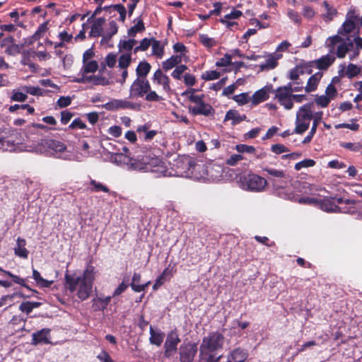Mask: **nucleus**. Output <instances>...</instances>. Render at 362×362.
<instances>
[{
  "label": "nucleus",
  "instance_id": "39",
  "mask_svg": "<svg viewBox=\"0 0 362 362\" xmlns=\"http://www.w3.org/2000/svg\"><path fill=\"white\" fill-rule=\"evenodd\" d=\"M132 62V54H121L118 59V66L121 69H127Z\"/></svg>",
  "mask_w": 362,
  "mask_h": 362
},
{
  "label": "nucleus",
  "instance_id": "10",
  "mask_svg": "<svg viewBox=\"0 0 362 362\" xmlns=\"http://www.w3.org/2000/svg\"><path fill=\"white\" fill-rule=\"evenodd\" d=\"M146 172L155 174V177H173V175H177L168 169L166 165L158 158H148L147 163Z\"/></svg>",
  "mask_w": 362,
  "mask_h": 362
},
{
  "label": "nucleus",
  "instance_id": "52",
  "mask_svg": "<svg viewBox=\"0 0 362 362\" xmlns=\"http://www.w3.org/2000/svg\"><path fill=\"white\" fill-rule=\"evenodd\" d=\"M199 38L202 45L208 48L213 47L214 46L216 45L215 40L214 38L208 37L206 35H201Z\"/></svg>",
  "mask_w": 362,
  "mask_h": 362
},
{
  "label": "nucleus",
  "instance_id": "34",
  "mask_svg": "<svg viewBox=\"0 0 362 362\" xmlns=\"http://www.w3.org/2000/svg\"><path fill=\"white\" fill-rule=\"evenodd\" d=\"M100 78L95 75L92 76H86L83 74V76H81L79 77L74 78L73 79L74 82L78 83H90L93 85H99L100 84Z\"/></svg>",
  "mask_w": 362,
  "mask_h": 362
},
{
  "label": "nucleus",
  "instance_id": "31",
  "mask_svg": "<svg viewBox=\"0 0 362 362\" xmlns=\"http://www.w3.org/2000/svg\"><path fill=\"white\" fill-rule=\"evenodd\" d=\"M98 68V62L95 60L90 62H83V66L78 74V76L86 75L88 73H95Z\"/></svg>",
  "mask_w": 362,
  "mask_h": 362
},
{
  "label": "nucleus",
  "instance_id": "27",
  "mask_svg": "<svg viewBox=\"0 0 362 362\" xmlns=\"http://www.w3.org/2000/svg\"><path fill=\"white\" fill-rule=\"evenodd\" d=\"M322 77V73L318 71L312 75L308 80L307 84L305 86V92L310 93L317 89V85Z\"/></svg>",
  "mask_w": 362,
  "mask_h": 362
},
{
  "label": "nucleus",
  "instance_id": "23",
  "mask_svg": "<svg viewBox=\"0 0 362 362\" xmlns=\"http://www.w3.org/2000/svg\"><path fill=\"white\" fill-rule=\"evenodd\" d=\"M246 118L245 115H240L237 110H230L225 115L224 122L231 120L232 126H235L245 120Z\"/></svg>",
  "mask_w": 362,
  "mask_h": 362
},
{
  "label": "nucleus",
  "instance_id": "51",
  "mask_svg": "<svg viewBox=\"0 0 362 362\" xmlns=\"http://www.w3.org/2000/svg\"><path fill=\"white\" fill-rule=\"evenodd\" d=\"M263 170L267 172L269 175L274 177L281 178L285 176V173L281 170H277L269 167H264L263 168Z\"/></svg>",
  "mask_w": 362,
  "mask_h": 362
},
{
  "label": "nucleus",
  "instance_id": "54",
  "mask_svg": "<svg viewBox=\"0 0 362 362\" xmlns=\"http://www.w3.org/2000/svg\"><path fill=\"white\" fill-rule=\"evenodd\" d=\"M16 296H23L21 293H13L11 295H5L0 298V308L6 305L8 302L10 303L9 306L11 305V302Z\"/></svg>",
  "mask_w": 362,
  "mask_h": 362
},
{
  "label": "nucleus",
  "instance_id": "5",
  "mask_svg": "<svg viewBox=\"0 0 362 362\" xmlns=\"http://www.w3.org/2000/svg\"><path fill=\"white\" fill-rule=\"evenodd\" d=\"M195 90L192 88L186 90L182 95H188L190 102L194 103V105L188 107L189 112L192 115H204L205 117L214 116L215 113L214 109L209 103H206L204 100L203 95H195Z\"/></svg>",
  "mask_w": 362,
  "mask_h": 362
},
{
  "label": "nucleus",
  "instance_id": "16",
  "mask_svg": "<svg viewBox=\"0 0 362 362\" xmlns=\"http://www.w3.org/2000/svg\"><path fill=\"white\" fill-rule=\"evenodd\" d=\"M105 107L108 110H116L118 109H123V110H136L139 108V105L133 103L131 101H129L126 99L122 100V99H114L111 101L107 103L105 105Z\"/></svg>",
  "mask_w": 362,
  "mask_h": 362
},
{
  "label": "nucleus",
  "instance_id": "3",
  "mask_svg": "<svg viewBox=\"0 0 362 362\" xmlns=\"http://www.w3.org/2000/svg\"><path fill=\"white\" fill-rule=\"evenodd\" d=\"M224 339V336L218 332L204 337L199 346V362H218L222 356L219 351L223 349Z\"/></svg>",
  "mask_w": 362,
  "mask_h": 362
},
{
  "label": "nucleus",
  "instance_id": "43",
  "mask_svg": "<svg viewBox=\"0 0 362 362\" xmlns=\"http://www.w3.org/2000/svg\"><path fill=\"white\" fill-rule=\"evenodd\" d=\"M136 40L134 39L120 40L119 43V48L120 50H125L130 52L133 47L136 45Z\"/></svg>",
  "mask_w": 362,
  "mask_h": 362
},
{
  "label": "nucleus",
  "instance_id": "25",
  "mask_svg": "<svg viewBox=\"0 0 362 362\" xmlns=\"http://www.w3.org/2000/svg\"><path fill=\"white\" fill-rule=\"evenodd\" d=\"M281 57V54H270L265 62L259 65L262 71L273 69L276 67L277 61Z\"/></svg>",
  "mask_w": 362,
  "mask_h": 362
},
{
  "label": "nucleus",
  "instance_id": "26",
  "mask_svg": "<svg viewBox=\"0 0 362 362\" xmlns=\"http://www.w3.org/2000/svg\"><path fill=\"white\" fill-rule=\"evenodd\" d=\"M26 241L25 239L18 238L16 245L14 247V253L16 256L26 259L28 256V250L25 248Z\"/></svg>",
  "mask_w": 362,
  "mask_h": 362
},
{
  "label": "nucleus",
  "instance_id": "63",
  "mask_svg": "<svg viewBox=\"0 0 362 362\" xmlns=\"http://www.w3.org/2000/svg\"><path fill=\"white\" fill-rule=\"evenodd\" d=\"M113 9L119 13V19L124 21L126 18L127 10L125 7L122 4H115L113 6Z\"/></svg>",
  "mask_w": 362,
  "mask_h": 362
},
{
  "label": "nucleus",
  "instance_id": "44",
  "mask_svg": "<svg viewBox=\"0 0 362 362\" xmlns=\"http://www.w3.org/2000/svg\"><path fill=\"white\" fill-rule=\"evenodd\" d=\"M300 69L302 71V74H310L313 71V68H315L314 61H310L307 62H303L298 64Z\"/></svg>",
  "mask_w": 362,
  "mask_h": 362
},
{
  "label": "nucleus",
  "instance_id": "33",
  "mask_svg": "<svg viewBox=\"0 0 362 362\" xmlns=\"http://www.w3.org/2000/svg\"><path fill=\"white\" fill-rule=\"evenodd\" d=\"M33 279L35 281L37 286L40 288H49L54 282L42 278L40 273L35 269H33Z\"/></svg>",
  "mask_w": 362,
  "mask_h": 362
},
{
  "label": "nucleus",
  "instance_id": "57",
  "mask_svg": "<svg viewBox=\"0 0 362 362\" xmlns=\"http://www.w3.org/2000/svg\"><path fill=\"white\" fill-rule=\"evenodd\" d=\"M302 74V71L300 69L298 65H296L293 69H292L288 73V78L292 81H299V76Z\"/></svg>",
  "mask_w": 362,
  "mask_h": 362
},
{
  "label": "nucleus",
  "instance_id": "11",
  "mask_svg": "<svg viewBox=\"0 0 362 362\" xmlns=\"http://www.w3.org/2000/svg\"><path fill=\"white\" fill-rule=\"evenodd\" d=\"M150 90V83L146 78H136L129 88V98H141Z\"/></svg>",
  "mask_w": 362,
  "mask_h": 362
},
{
  "label": "nucleus",
  "instance_id": "37",
  "mask_svg": "<svg viewBox=\"0 0 362 362\" xmlns=\"http://www.w3.org/2000/svg\"><path fill=\"white\" fill-rule=\"evenodd\" d=\"M41 305V303L39 302H30V301H26L22 303L19 306V310L26 313L27 315L30 314L34 308H37L40 307Z\"/></svg>",
  "mask_w": 362,
  "mask_h": 362
},
{
  "label": "nucleus",
  "instance_id": "4",
  "mask_svg": "<svg viewBox=\"0 0 362 362\" xmlns=\"http://www.w3.org/2000/svg\"><path fill=\"white\" fill-rule=\"evenodd\" d=\"M325 43L327 47L330 48V52L335 53L339 59L344 58L346 54H349V59L354 60L360 54V50L354 47V45L349 37L344 38L335 35L329 37Z\"/></svg>",
  "mask_w": 362,
  "mask_h": 362
},
{
  "label": "nucleus",
  "instance_id": "15",
  "mask_svg": "<svg viewBox=\"0 0 362 362\" xmlns=\"http://www.w3.org/2000/svg\"><path fill=\"white\" fill-rule=\"evenodd\" d=\"M176 169H171L174 177H186L189 175V171L194 165V162L189 157H181L176 161Z\"/></svg>",
  "mask_w": 362,
  "mask_h": 362
},
{
  "label": "nucleus",
  "instance_id": "53",
  "mask_svg": "<svg viewBox=\"0 0 362 362\" xmlns=\"http://www.w3.org/2000/svg\"><path fill=\"white\" fill-rule=\"evenodd\" d=\"M235 149L240 153H254L255 151V148L252 146H248L245 144L236 145Z\"/></svg>",
  "mask_w": 362,
  "mask_h": 362
},
{
  "label": "nucleus",
  "instance_id": "56",
  "mask_svg": "<svg viewBox=\"0 0 362 362\" xmlns=\"http://www.w3.org/2000/svg\"><path fill=\"white\" fill-rule=\"evenodd\" d=\"M231 56L229 54H225L224 56L216 62L218 67H225L230 64Z\"/></svg>",
  "mask_w": 362,
  "mask_h": 362
},
{
  "label": "nucleus",
  "instance_id": "7",
  "mask_svg": "<svg viewBox=\"0 0 362 362\" xmlns=\"http://www.w3.org/2000/svg\"><path fill=\"white\" fill-rule=\"evenodd\" d=\"M313 105V103L305 104L301 106L297 112L295 133L301 134L309 128L310 122L315 117L312 111Z\"/></svg>",
  "mask_w": 362,
  "mask_h": 362
},
{
  "label": "nucleus",
  "instance_id": "1",
  "mask_svg": "<svg viewBox=\"0 0 362 362\" xmlns=\"http://www.w3.org/2000/svg\"><path fill=\"white\" fill-rule=\"evenodd\" d=\"M95 273L92 265L87 266L81 275L66 272L64 275L65 287L69 292L75 293L80 300H86L92 293Z\"/></svg>",
  "mask_w": 362,
  "mask_h": 362
},
{
  "label": "nucleus",
  "instance_id": "60",
  "mask_svg": "<svg viewBox=\"0 0 362 362\" xmlns=\"http://www.w3.org/2000/svg\"><path fill=\"white\" fill-rule=\"evenodd\" d=\"M287 16L293 23L296 24H300L301 17L298 12L293 9H288L287 11Z\"/></svg>",
  "mask_w": 362,
  "mask_h": 362
},
{
  "label": "nucleus",
  "instance_id": "41",
  "mask_svg": "<svg viewBox=\"0 0 362 362\" xmlns=\"http://www.w3.org/2000/svg\"><path fill=\"white\" fill-rule=\"evenodd\" d=\"M339 146L350 151L358 152L362 148V144L360 142L351 143V142H341Z\"/></svg>",
  "mask_w": 362,
  "mask_h": 362
},
{
  "label": "nucleus",
  "instance_id": "19",
  "mask_svg": "<svg viewBox=\"0 0 362 362\" xmlns=\"http://www.w3.org/2000/svg\"><path fill=\"white\" fill-rule=\"evenodd\" d=\"M50 329L44 328L32 334V342L33 345H37L40 344H49L50 341Z\"/></svg>",
  "mask_w": 362,
  "mask_h": 362
},
{
  "label": "nucleus",
  "instance_id": "42",
  "mask_svg": "<svg viewBox=\"0 0 362 362\" xmlns=\"http://www.w3.org/2000/svg\"><path fill=\"white\" fill-rule=\"evenodd\" d=\"M129 276L127 275H125L123 277L122 282L115 290V291L113 293V296L120 295L129 287V286H130L129 284Z\"/></svg>",
  "mask_w": 362,
  "mask_h": 362
},
{
  "label": "nucleus",
  "instance_id": "59",
  "mask_svg": "<svg viewBox=\"0 0 362 362\" xmlns=\"http://www.w3.org/2000/svg\"><path fill=\"white\" fill-rule=\"evenodd\" d=\"M47 30V23H44L41 24L35 33L33 35L32 38L34 40H39L42 37V34L45 33Z\"/></svg>",
  "mask_w": 362,
  "mask_h": 362
},
{
  "label": "nucleus",
  "instance_id": "9",
  "mask_svg": "<svg viewBox=\"0 0 362 362\" xmlns=\"http://www.w3.org/2000/svg\"><path fill=\"white\" fill-rule=\"evenodd\" d=\"M361 26L362 21L360 20V18L356 16L354 12H349L341 28L338 30L337 35L341 37L351 33H353L354 35H358Z\"/></svg>",
  "mask_w": 362,
  "mask_h": 362
},
{
  "label": "nucleus",
  "instance_id": "64",
  "mask_svg": "<svg viewBox=\"0 0 362 362\" xmlns=\"http://www.w3.org/2000/svg\"><path fill=\"white\" fill-rule=\"evenodd\" d=\"M71 103V98L69 96H61L57 102V105L62 108L69 106Z\"/></svg>",
  "mask_w": 362,
  "mask_h": 362
},
{
  "label": "nucleus",
  "instance_id": "46",
  "mask_svg": "<svg viewBox=\"0 0 362 362\" xmlns=\"http://www.w3.org/2000/svg\"><path fill=\"white\" fill-rule=\"evenodd\" d=\"M323 6L326 10V13L324 14V18L327 21H331L334 16L337 14V10L332 7L327 1L323 2Z\"/></svg>",
  "mask_w": 362,
  "mask_h": 362
},
{
  "label": "nucleus",
  "instance_id": "38",
  "mask_svg": "<svg viewBox=\"0 0 362 362\" xmlns=\"http://www.w3.org/2000/svg\"><path fill=\"white\" fill-rule=\"evenodd\" d=\"M152 54L156 56L158 58L161 59L163 56L164 49L160 42L152 39Z\"/></svg>",
  "mask_w": 362,
  "mask_h": 362
},
{
  "label": "nucleus",
  "instance_id": "20",
  "mask_svg": "<svg viewBox=\"0 0 362 362\" xmlns=\"http://www.w3.org/2000/svg\"><path fill=\"white\" fill-rule=\"evenodd\" d=\"M248 357L247 350L235 348L229 352L226 362H244Z\"/></svg>",
  "mask_w": 362,
  "mask_h": 362
},
{
  "label": "nucleus",
  "instance_id": "2",
  "mask_svg": "<svg viewBox=\"0 0 362 362\" xmlns=\"http://www.w3.org/2000/svg\"><path fill=\"white\" fill-rule=\"evenodd\" d=\"M15 146L13 149L10 151H28L36 153H42L49 149L54 156L62 159H70L69 155L66 151V146L64 143L54 140L46 139L44 141H30L28 139L24 143L12 142Z\"/></svg>",
  "mask_w": 362,
  "mask_h": 362
},
{
  "label": "nucleus",
  "instance_id": "58",
  "mask_svg": "<svg viewBox=\"0 0 362 362\" xmlns=\"http://www.w3.org/2000/svg\"><path fill=\"white\" fill-rule=\"evenodd\" d=\"M220 76V74L216 71H205L202 77L205 81H211L218 79Z\"/></svg>",
  "mask_w": 362,
  "mask_h": 362
},
{
  "label": "nucleus",
  "instance_id": "61",
  "mask_svg": "<svg viewBox=\"0 0 362 362\" xmlns=\"http://www.w3.org/2000/svg\"><path fill=\"white\" fill-rule=\"evenodd\" d=\"M69 127L72 129H84L86 128V125L80 118H76L72 121Z\"/></svg>",
  "mask_w": 362,
  "mask_h": 362
},
{
  "label": "nucleus",
  "instance_id": "29",
  "mask_svg": "<svg viewBox=\"0 0 362 362\" xmlns=\"http://www.w3.org/2000/svg\"><path fill=\"white\" fill-rule=\"evenodd\" d=\"M182 62V54L173 55L165 61L162 62V67L164 71H168L173 68H175Z\"/></svg>",
  "mask_w": 362,
  "mask_h": 362
},
{
  "label": "nucleus",
  "instance_id": "28",
  "mask_svg": "<svg viewBox=\"0 0 362 362\" xmlns=\"http://www.w3.org/2000/svg\"><path fill=\"white\" fill-rule=\"evenodd\" d=\"M322 115V112H317L315 115V117H313V125L311 127V129L307 136L305 137V139L303 140L302 143L303 144H308L311 141L314 134L316 132L317 127L318 125L319 122L320 121Z\"/></svg>",
  "mask_w": 362,
  "mask_h": 362
},
{
  "label": "nucleus",
  "instance_id": "62",
  "mask_svg": "<svg viewBox=\"0 0 362 362\" xmlns=\"http://www.w3.org/2000/svg\"><path fill=\"white\" fill-rule=\"evenodd\" d=\"M28 95L26 93H23L18 91H13L11 99L13 101L24 102L27 100Z\"/></svg>",
  "mask_w": 362,
  "mask_h": 362
},
{
  "label": "nucleus",
  "instance_id": "36",
  "mask_svg": "<svg viewBox=\"0 0 362 362\" xmlns=\"http://www.w3.org/2000/svg\"><path fill=\"white\" fill-rule=\"evenodd\" d=\"M149 332L150 343L159 346L163 341L164 334L160 332H155L152 326L150 327Z\"/></svg>",
  "mask_w": 362,
  "mask_h": 362
},
{
  "label": "nucleus",
  "instance_id": "49",
  "mask_svg": "<svg viewBox=\"0 0 362 362\" xmlns=\"http://www.w3.org/2000/svg\"><path fill=\"white\" fill-rule=\"evenodd\" d=\"M187 69V66L185 64L177 65L172 72L171 76L175 79L180 80L182 78V75Z\"/></svg>",
  "mask_w": 362,
  "mask_h": 362
},
{
  "label": "nucleus",
  "instance_id": "6",
  "mask_svg": "<svg viewBox=\"0 0 362 362\" xmlns=\"http://www.w3.org/2000/svg\"><path fill=\"white\" fill-rule=\"evenodd\" d=\"M267 185V182L264 177L254 173L241 175L239 179L240 187L249 192H262Z\"/></svg>",
  "mask_w": 362,
  "mask_h": 362
},
{
  "label": "nucleus",
  "instance_id": "8",
  "mask_svg": "<svg viewBox=\"0 0 362 362\" xmlns=\"http://www.w3.org/2000/svg\"><path fill=\"white\" fill-rule=\"evenodd\" d=\"M148 157L143 158L141 160L130 158L123 153H116L114 162L117 165H123L128 170L146 172Z\"/></svg>",
  "mask_w": 362,
  "mask_h": 362
},
{
  "label": "nucleus",
  "instance_id": "30",
  "mask_svg": "<svg viewBox=\"0 0 362 362\" xmlns=\"http://www.w3.org/2000/svg\"><path fill=\"white\" fill-rule=\"evenodd\" d=\"M151 66L148 62L146 61L139 62L136 69L137 78H146L151 71Z\"/></svg>",
  "mask_w": 362,
  "mask_h": 362
},
{
  "label": "nucleus",
  "instance_id": "48",
  "mask_svg": "<svg viewBox=\"0 0 362 362\" xmlns=\"http://www.w3.org/2000/svg\"><path fill=\"white\" fill-rule=\"evenodd\" d=\"M233 99L240 105H245L251 100V98H250L247 93L235 95L233 97Z\"/></svg>",
  "mask_w": 362,
  "mask_h": 362
},
{
  "label": "nucleus",
  "instance_id": "18",
  "mask_svg": "<svg viewBox=\"0 0 362 362\" xmlns=\"http://www.w3.org/2000/svg\"><path fill=\"white\" fill-rule=\"evenodd\" d=\"M274 92L272 85H267L261 89L255 91L251 97L252 105H257L260 103L267 100L269 98V94Z\"/></svg>",
  "mask_w": 362,
  "mask_h": 362
},
{
  "label": "nucleus",
  "instance_id": "32",
  "mask_svg": "<svg viewBox=\"0 0 362 362\" xmlns=\"http://www.w3.org/2000/svg\"><path fill=\"white\" fill-rule=\"evenodd\" d=\"M0 271L4 273L5 275L9 276L10 278H11L12 281L15 283V284H17L18 285H21L25 288H26L28 290H30L32 291L33 293H37V291H35V290H32L25 283V279L17 276V275H15L13 274H12L11 272L9 271H7V270H4L2 268H0Z\"/></svg>",
  "mask_w": 362,
  "mask_h": 362
},
{
  "label": "nucleus",
  "instance_id": "50",
  "mask_svg": "<svg viewBox=\"0 0 362 362\" xmlns=\"http://www.w3.org/2000/svg\"><path fill=\"white\" fill-rule=\"evenodd\" d=\"M315 164V162L313 159H305L302 161H300L297 163L295 165V170H300L302 168L313 167Z\"/></svg>",
  "mask_w": 362,
  "mask_h": 362
},
{
  "label": "nucleus",
  "instance_id": "22",
  "mask_svg": "<svg viewBox=\"0 0 362 362\" xmlns=\"http://www.w3.org/2000/svg\"><path fill=\"white\" fill-rule=\"evenodd\" d=\"M153 80L156 81L159 85H161L165 91L168 92L170 90V79L168 76L162 73L160 69H158L155 71Z\"/></svg>",
  "mask_w": 362,
  "mask_h": 362
},
{
  "label": "nucleus",
  "instance_id": "14",
  "mask_svg": "<svg viewBox=\"0 0 362 362\" xmlns=\"http://www.w3.org/2000/svg\"><path fill=\"white\" fill-rule=\"evenodd\" d=\"M197 353V345L195 343H184L180 346L178 349L179 361L180 362H192Z\"/></svg>",
  "mask_w": 362,
  "mask_h": 362
},
{
  "label": "nucleus",
  "instance_id": "21",
  "mask_svg": "<svg viewBox=\"0 0 362 362\" xmlns=\"http://www.w3.org/2000/svg\"><path fill=\"white\" fill-rule=\"evenodd\" d=\"M333 54L329 52V54L321 57L320 59L313 60L315 68L320 70L327 69L335 60V57Z\"/></svg>",
  "mask_w": 362,
  "mask_h": 362
},
{
  "label": "nucleus",
  "instance_id": "55",
  "mask_svg": "<svg viewBox=\"0 0 362 362\" xmlns=\"http://www.w3.org/2000/svg\"><path fill=\"white\" fill-rule=\"evenodd\" d=\"M330 100L331 99L329 97L327 96L326 95H322L320 96L317 95L315 98L316 104L322 107H327L329 105Z\"/></svg>",
  "mask_w": 362,
  "mask_h": 362
},
{
  "label": "nucleus",
  "instance_id": "47",
  "mask_svg": "<svg viewBox=\"0 0 362 362\" xmlns=\"http://www.w3.org/2000/svg\"><path fill=\"white\" fill-rule=\"evenodd\" d=\"M145 29L142 20H139L136 25L131 27L128 30V35L130 37H134L139 32H141Z\"/></svg>",
  "mask_w": 362,
  "mask_h": 362
},
{
  "label": "nucleus",
  "instance_id": "17",
  "mask_svg": "<svg viewBox=\"0 0 362 362\" xmlns=\"http://www.w3.org/2000/svg\"><path fill=\"white\" fill-rule=\"evenodd\" d=\"M320 207L322 211L329 213H347L353 214L355 212L354 207L349 209L338 206L332 199H324L320 203Z\"/></svg>",
  "mask_w": 362,
  "mask_h": 362
},
{
  "label": "nucleus",
  "instance_id": "24",
  "mask_svg": "<svg viewBox=\"0 0 362 362\" xmlns=\"http://www.w3.org/2000/svg\"><path fill=\"white\" fill-rule=\"evenodd\" d=\"M141 276L139 273H134L132 279V282L129 284V285L134 292L140 293L141 291H144L151 283L150 281H148L143 284H139V283L141 281Z\"/></svg>",
  "mask_w": 362,
  "mask_h": 362
},
{
  "label": "nucleus",
  "instance_id": "45",
  "mask_svg": "<svg viewBox=\"0 0 362 362\" xmlns=\"http://www.w3.org/2000/svg\"><path fill=\"white\" fill-rule=\"evenodd\" d=\"M289 90L293 93V92L301 91L305 87L303 86V82L300 80L293 81L286 85Z\"/></svg>",
  "mask_w": 362,
  "mask_h": 362
},
{
  "label": "nucleus",
  "instance_id": "13",
  "mask_svg": "<svg viewBox=\"0 0 362 362\" xmlns=\"http://www.w3.org/2000/svg\"><path fill=\"white\" fill-rule=\"evenodd\" d=\"M274 99L277 100L279 104L286 110H291L293 107L291 101L292 93L285 86H279L274 90Z\"/></svg>",
  "mask_w": 362,
  "mask_h": 362
},
{
  "label": "nucleus",
  "instance_id": "40",
  "mask_svg": "<svg viewBox=\"0 0 362 362\" xmlns=\"http://www.w3.org/2000/svg\"><path fill=\"white\" fill-rule=\"evenodd\" d=\"M361 72V68L356 64H349L346 67V70L345 71V76L349 78H352L356 76H358Z\"/></svg>",
  "mask_w": 362,
  "mask_h": 362
},
{
  "label": "nucleus",
  "instance_id": "12",
  "mask_svg": "<svg viewBox=\"0 0 362 362\" xmlns=\"http://www.w3.org/2000/svg\"><path fill=\"white\" fill-rule=\"evenodd\" d=\"M180 339L176 331H171L168 334L164 343V356L167 358L173 357L177 351V345Z\"/></svg>",
  "mask_w": 362,
  "mask_h": 362
},
{
  "label": "nucleus",
  "instance_id": "35",
  "mask_svg": "<svg viewBox=\"0 0 362 362\" xmlns=\"http://www.w3.org/2000/svg\"><path fill=\"white\" fill-rule=\"evenodd\" d=\"M110 300L111 296L94 298L93 300V308L94 310H104L107 307Z\"/></svg>",
  "mask_w": 362,
  "mask_h": 362
}]
</instances>
